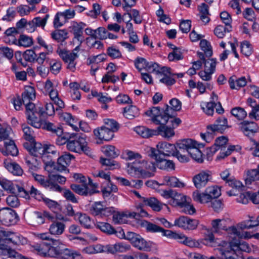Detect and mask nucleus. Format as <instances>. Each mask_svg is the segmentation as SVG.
Returning a JSON list of instances; mask_svg holds the SVG:
<instances>
[{
	"mask_svg": "<svg viewBox=\"0 0 259 259\" xmlns=\"http://www.w3.org/2000/svg\"><path fill=\"white\" fill-rule=\"evenodd\" d=\"M182 211L185 213L193 214L195 213L196 210L192 204L187 200L180 207Z\"/></svg>",
	"mask_w": 259,
	"mask_h": 259,
	"instance_id": "64",
	"label": "nucleus"
},
{
	"mask_svg": "<svg viewBox=\"0 0 259 259\" xmlns=\"http://www.w3.org/2000/svg\"><path fill=\"white\" fill-rule=\"evenodd\" d=\"M26 239L13 232L0 229V254L3 253H8L16 259H19V253L12 251L10 252L8 245H19L26 243Z\"/></svg>",
	"mask_w": 259,
	"mask_h": 259,
	"instance_id": "2",
	"label": "nucleus"
},
{
	"mask_svg": "<svg viewBox=\"0 0 259 259\" xmlns=\"http://www.w3.org/2000/svg\"><path fill=\"white\" fill-rule=\"evenodd\" d=\"M75 219L79 221L82 227L87 229L91 228L93 224L90 217L85 213H76Z\"/></svg>",
	"mask_w": 259,
	"mask_h": 259,
	"instance_id": "36",
	"label": "nucleus"
},
{
	"mask_svg": "<svg viewBox=\"0 0 259 259\" xmlns=\"http://www.w3.org/2000/svg\"><path fill=\"white\" fill-rule=\"evenodd\" d=\"M65 229L64 223L58 220L53 221L49 226V231L52 235L58 236L62 235Z\"/></svg>",
	"mask_w": 259,
	"mask_h": 259,
	"instance_id": "24",
	"label": "nucleus"
},
{
	"mask_svg": "<svg viewBox=\"0 0 259 259\" xmlns=\"http://www.w3.org/2000/svg\"><path fill=\"white\" fill-rule=\"evenodd\" d=\"M200 47L204 52L205 57H210L212 55V48L209 42L206 39H202L200 42Z\"/></svg>",
	"mask_w": 259,
	"mask_h": 259,
	"instance_id": "47",
	"label": "nucleus"
},
{
	"mask_svg": "<svg viewBox=\"0 0 259 259\" xmlns=\"http://www.w3.org/2000/svg\"><path fill=\"white\" fill-rule=\"evenodd\" d=\"M199 221L187 217L181 216L175 220L174 225L184 230H193L197 228Z\"/></svg>",
	"mask_w": 259,
	"mask_h": 259,
	"instance_id": "12",
	"label": "nucleus"
},
{
	"mask_svg": "<svg viewBox=\"0 0 259 259\" xmlns=\"http://www.w3.org/2000/svg\"><path fill=\"white\" fill-rule=\"evenodd\" d=\"M217 105H220V102L218 101L217 95L212 93L211 101L207 103H203L201 106L204 112L207 115L211 116L213 114L214 108Z\"/></svg>",
	"mask_w": 259,
	"mask_h": 259,
	"instance_id": "20",
	"label": "nucleus"
},
{
	"mask_svg": "<svg viewBox=\"0 0 259 259\" xmlns=\"http://www.w3.org/2000/svg\"><path fill=\"white\" fill-rule=\"evenodd\" d=\"M6 155L17 156L18 154V150L14 141L11 139L5 142V149L1 150Z\"/></svg>",
	"mask_w": 259,
	"mask_h": 259,
	"instance_id": "25",
	"label": "nucleus"
},
{
	"mask_svg": "<svg viewBox=\"0 0 259 259\" xmlns=\"http://www.w3.org/2000/svg\"><path fill=\"white\" fill-rule=\"evenodd\" d=\"M239 130L245 136L249 137L257 132L258 127L254 122L244 121L239 123Z\"/></svg>",
	"mask_w": 259,
	"mask_h": 259,
	"instance_id": "19",
	"label": "nucleus"
},
{
	"mask_svg": "<svg viewBox=\"0 0 259 259\" xmlns=\"http://www.w3.org/2000/svg\"><path fill=\"white\" fill-rule=\"evenodd\" d=\"M212 229L214 233H220L222 230L227 231L229 234L228 230L231 227H228L229 225V221L226 219H215L211 221Z\"/></svg>",
	"mask_w": 259,
	"mask_h": 259,
	"instance_id": "22",
	"label": "nucleus"
},
{
	"mask_svg": "<svg viewBox=\"0 0 259 259\" xmlns=\"http://www.w3.org/2000/svg\"><path fill=\"white\" fill-rule=\"evenodd\" d=\"M67 32L63 30H58L52 33V38L58 41H62L67 38Z\"/></svg>",
	"mask_w": 259,
	"mask_h": 259,
	"instance_id": "63",
	"label": "nucleus"
},
{
	"mask_svg": "<svg viewBox=\"0 0 259 259\" xmlns=\"http://www.w3.org/2000/svg\"><path fill=\"white\" fill-rule=\"evenodd\" d=\"M156 77L159 81L167 85L174 84L176 81L172 78V74L170 72V69L166 67L160 68L159 71L156 75Z\"/></svg>",
	"mask_w": 259,
	"mask_h": 259,
	"instance_id": "14",
	"label": "nucleus"
},
{
	"mask_svg": "<svg viewBox=\"0 0 259 259\" xmlns=\"http://www.w3.org/2000/svg\"><path fill=\"white\" fill-rule=\"evenodd\" d=\"M231 113L233 116L239 120L244 119L247 113L244 109L241 107H235L231 110Z\"/></svg>",
	"mask_w": 259,
	"mask_h": 259,
	"instance_id": "53",
	"label": "nucleus"
},
{
	"mask_svg": "<svg viewBox=\"0 0 259 259\" xmlns=\"http://www.w3.org/2000/svg\"><path fill=\"white\" fill-rule=\"evenodd\" d=\"M241 52L244 56H249L252 53V48L249 41L245 40L241 43Z\"/></svg>",
	"mask_w": 259,
	"mask_h": 259,
	"instance_id": "56",
	"label": "nucleus"
},
{
	"mask_svg": "<svg viewBox=\"0 0 259 259\" xmlns=\"http://www.w3.org/2000/svg\"><path fill=\"white\" fill-rule=\"evenodd\" d=\"M51 243H42L37 244L34 246L36 252L45 257H55L57 254V247L63 245V243L59 239H51Z\"/></svg>",
	"mask_w": 259,
	"mask_h": 259,
	"instance_id": "6",
	"label": "nucleus"
},
{
	"mask_svg": "<svg viewBox=\"0 0 259 259\" xmlns=\"http://www.w3.org/2000/svg\"><path fill=\"white\" fill-rule=\"evenodd\" d=\"M193 199L194 201L202 204L209 203L211 201L206 190L203 193H200L197 190L195 191L193 193Z\"/></svg>",
	"mask_w": 259,
	"mask_h": 259,
	"instance_id": "37",
	"label": "nucleus"
},
{
	"mask_svg": "<svg viewBox=\"0 0 259 259\" xmlns=\"http://www.w3.org/2000/svg\"><path fill=\"white\" fill-rule=\"evenodd\" d=\"M211 172L208 170H202L193 178V182L197 189L204 187L211 179Z\"/></svg>",
	"mask_w": 259,
	"mask_h": 259,
	"instance_id": "13",
	"label": "nucleus"
},
{
	"mask_svg": "<svg viewBox=\"0 0 259 259\" xmlns=\"http://www.w3.org/2000/svg\"><path fill=\"white\" fill-rule=\"evenodd\" d=\"M229 234L234 235L239 238L249 239L252 237V235L249 232H240L239 229L235 226H231L228 230Z\"/></svg>",
	"mask_w": 259,
	"mask_h": 259,
	"instance_id": "43",
	"label": "nucleus"
},
{
	"mask_svg": "<svg viewBox=\"0 0 259 259\" xmlns=\"http://www.w3.org/2000/svg\"><path fill=\"white\" fill-rule=\"evenodd\" d=\"M67 149L71 152L80 153L83 152L90 155L91 150L88 146L85 137L72 133L68 136Z\"/></svg>",
	"mask_w": 259,
	"mask_h": 259,
	"instance_id": "3",
	"label": "nucleus"
},
{
	"mask_svg": "<svg viewBox=\"0 0 259 259\" xmlns=\"http://www.w3.org/2000/svg\"><path fill=\"white\" fill-rule=\"evenodd\" d=\"M35 91L34 88L31 86L25 87V91L22 95L23 102H28L34 100L35 99Z\"/></svg>",
	"mask_w": 259,
	"mask_h": 259,
	"instance_id": "39",
	"label": "nucleus"
},
{
	"mask_svg": "<svg viewBox=\"0 0 259 259\" xmlns=\"http://www.w3.org/2000/svg\"><path fill=\"white\" fill-rule=\"evenodd\" d=\"M235 150L234 146H230L227 149L222 150H219V154L217 156L216 160L220 161L224 159L226 157L230 155L231 153Z\"/></svg>",
	"mask_w": 259,
	"mask_h": 259,
	"instance_id": "54",
	"label": "nucleus"
},
{
	"mask_svg": "<svg viewBox=\"0 0 259 259\" xmlns=\"http://www.w3.org/2000/svg\"><path fill=\"white\" fill-rule=\"evenodd\" d=\"M97 227L102 232L108 234H115L117 232L108 223L105 222H99L97 225Z\"/></svg>",
	"mask_w": 259,
	"mask_h": 259,
	"instance_id": "52",
	"label": "nucleus"
},
{
	"mask_svg": "<svg viewBox=\"0 0 259 259\" xmlns=\"http://www.w3.org/2000/svg\"><path fill=\"white\" fill-rule=\"evenodd\" d=\"M100 163L103 165H105L108 167L109 169H113L115 168H119L120 165L114 161H112L109 159L101 157L100 158Z\"/></svg>",
	"mask_w": 259,
	"mask_h": 259,
	"instance_id": "62",
	"label": "nucleus"
},
{
	"mask_svg": "<svg viewBox=\"0 0 259 259\" xmlns=\"http://www.w3.org/2000/svg\"><path fill=\"white\" fill-rule=\"evenodd\" d=\"M169 107H167L165 110H162L159 114V117H157L156 119L158 121H155L154 123L156 124H160V125H165L168 121L169 119Z\"/></svg>",
	"mask_w": 259,
	"mask_h": 259,
	"instance_id": "51",
	"label": "nucleus"
},
{
	"mask_svg": "<svg viewBox=\"0 0 259 259\" xmlns=\"http://www.w3.org/2000/svg\"><path fill=\"white\" fill-rule=\"evenodd\" d=\"M102 151L106 156L111 158H115L119 154V150L112 145H107L103 147Z\"/></svg>",
	"mask_w": 259,
	"mask_h": 259,
	"instance_id": "45",
	"label": "nucleus"
},
{
	"mask_svg": "<svg viewBox=\"0 0 259 259\" xmlns=\"http://www.w3.org/2000/svg\"><path fill=\"white\" fill-rule=\"evenodd\" d=\"M17 215L16 212L9 208L0 209V222L10 226L15 224L17 221Z\"/></svg>",
	"mask_w": 259,
	"mask_h": 259,
	"instance_id": "11",
	"label": "nucleus"
},
{
	"mask_svg": "<svg viewBox=\"0 0 259 259\" xmlns=\"http://www.w3.org/2000/svg\"><path fill=\"white\" fill-rule=\"evenodd\" d=\"M118 190L116 186L111 183V181L102 184L101 192L104 198L109 197L112 192H116Z\"/></svg>",
	"mask_w": 259,
	"mask_h": 259,
	"instance_id": "32",
	"label": "nucleus"
},
{
	"mask_svg": "<svg viewBox=\"0 0 259 259\" xmlns=\"http://www.w3.org/2000/svg\"><path fill=\"white\" fill-rule=\"evenodd\" d=\"M74 157L72 155L67 152L60 156L57 160L58 171L59 172L67 171V172H68L69 170L67 167L70 164L72 159Z\"/></svg>",
	"mask_w": 259,
	"mask_h": 259,
	"instance_id": "18",
	"label": "nucleus"
},
{
	"mask_svg": "<svg viewBox=\"0 0 259 259\" xmlns=\"http://www.w3.org/2000/svg\"><path fill=\"white\" fill-rule=\"evenodd\" d=\"M180 147L186 148V152L196 161L202 163L203 161L202 152L200 150L203 148L204 144L198 143L192 139H184L180 145Z\"/></svg>",
	"mask_w": 259,
	"mask_h": 259,
	"instance_id": "5",
	"label": "nucleus"
},
{
	"mask_svg": "<svg viewBox=\"0 0 259 259\" xmlns=\"http://www.w3.org/2000/svg\"><path fill=\"white\" fill-rule=\"evenodd\" d=\"M42 128L51 132L53 134L58 136H61L63 134V130L60 126H56L52 123L48 121H45L44 123Z\"/></svg>",
	"mask_w": 259,
	"mask_h": 259,
	"instance_id": "44",
	"label": "nucleus"
},
{
	"mask_svg": "<svg viewBox=\"0 0 259 259\" xmlns=\"http://www.w3.org/2000/svg\"><path fill=\"white\" fill-rule=\"evenodd\" d=\"M230 127L228 124V120L226 117H221L217 119L215 122L207 126V133L201 134V138L206 143L210 142L211 137L210 134L215 132L222 133Z\"/></svg>",
	"mask_w": 259,
	"mask_h": 259,
	"instance_id": "8",
	"label": "nucleus"
},
{
	"mask_svg": "<svg viewBox=\"0 0 259 259\" xmlns=\"http://www.w3.org/2000/svg\"><path fill=\"white\" fill-rule=\"evenodd\" d=\"M228 142V139L224 136L218 138L213 146L210 149V152L213 154L219 150L227 149L226 145Z\"/></svg>",
	"mask_w": 259,
	"mask_h": 259,
	"instance_id": "30",
	"label": "nucleus"
},
{
	"mask_svg": "<svg viewBox=\"0 0 259 259\" xmlns=\"http://www.w3.org/2000/svg\"><path fill=\"white\" fill-rule=\"evenodd\" d=\"M187 200L186 196L178 193L175 191L172 199L170 200L169 203L173 206L180 207Z\"/></svg>",
	"mask_w": 259,
	"mask_h": 259,
	"instance_id": "41",
	"label": "nucleus"
},
{
	"mask_svg": "<svg viewBox=\"0 0 259 259\" xmlns=\"http://www.w3.org/2000/svg\"><path fill=\"white\" fill-rule=\"evenodd\" d=\"M134 131L139 135L144 138H148L153 136L157 135L156 130H151L143 126L136 127Z\"/></svg>",
	"mask_w": 259,
	"mask_h": 259,
	"instance_id": "35",
	"label": "nucleus"
},
{
	"mask_svg": "<svg viewBox=\"0 0 259 259\" xmlns=\"http://www.w3.org/2000/svg\"><path fill=\"white\" fill-rule=\"evenodd\" d=\"M231 26L230 25H218L214 30V34L218 38H222L225 36L227 32H228L231 30Z\"/></svg>",
	"mask_w": 259,
	"mask_h": 259,
	"instance_id": "49",
	"label": "nucleus"
},
{
	"mask_svg": "<svg viewBox=\"0 0 259 259\" xmlns=\"http://www.w3.org/2000/svg\"><path fill=\"white\" fill-rule=\"evenodd\" d=\"M157 135H161L165 138H169L175 135L174 130L170 127H168L165 125H160L156 130Z\"/></svg>",
	"mask_w": 259,
	"mask_h": 259,
	"instance_id": "42",
	"label": "nucleus"
},
{
	"mask_svg": "<svg viewBox=\"0 0 259 259\" xmlns=\"http://www.w3.org/2000/svg\"><path fill=\"white\" fill-rule=\"evenodd\" d=\"M143 205L150 207L154 211H159L162 208L163 204L155 197L146 198L144 200Z\"/></svg>",
	"mask_w": 259,
	"mask_h": 259,
	"instance_id": "34",
	"label": "nucleus"
},
{
	"mask_svg": "<svg viewBox=\"0 0 259 259\" xmlns=\"http://www.w3.org/2000/svg\"><path fill=\"white\" fill-rule=\"evenodd\" d=\"M234 235L228 234L229 242L222 241L219 245L217 250L219 251L222 259H227L228 256L237 257L236 252L238 251L240 242L235 238Z\"/></svg>",
	"mask_w": 259,
	"mask_h": 259,
	"instance_id": "4",
	"label": "nucleus"
},
{
	"mask_svg": "<svg viewBox=\"0 0 259 259\" xmlns=\"http://www.w3.org/2000/svg\"><path fill=\"white\" fill-rule=\"evenodd\" d=\"M57 53L62 59L67 63L71 61H74L76 59V55L74 53H70V52L65 50H58Z\"/></svg>",
	"mask_w": 259,
	"mask_h": 259,
	"instance_id": "50",
	"label": "nucleus"
},
{
	"mask_svg": "<svg viewBox=\"0 0 259 259\" xmlns=\"http://www.w3.org/2000/svg\"><path fill=\"white\" fill-rule=\"evenodd\" d=\"M85 26V24L82 22L77 23L73 21L71 23L70 28L71 29L74 37L78 41H81L82 39L83 29Z\"/></svg>",
	"mask_w": 259,
	"mask_h": 259,
	"instance_id": "27",
	"label": "nucleus"
},
{
	"mask_svg": "<svg viewBox=\"0 0 259 259\" xmlns=\"http://www.w3.org/2000/svg\"><path fill=\"white\" fill-rule=\"evenodd\" d=\"M87 183H82V185L73 184L71 185V189L76 193L82 196H91L95 193H99L97 190L98 184L94 183L90 178H88Z\"/></svg>",
	"mask_w": 259,
	"mask_h": 259,
	"instance_id": "10",
	"label": "nucleus"
},
{
	"mask_svg": "<svg viewBox=\"0 0 259 259\" xmlns=\"http://www.w3.org/2000/svg\"><path fill=\"white\" fill-rule=\"evenodd\" d=\"M43 161L45 164V169L47 171L49 175H53V173L58 171V164H56L51 159H46V156L43 157Z\"/></svg>",
	"mask_w": 259,
	"mask_h": 259,
	"instance_id": "48",
	"label": "nucleus"
},
{
	"mask_svg": "<svg viewBox=\"0 0 259 259\" xmlns=\"http://www.w3.org/2000/svg\"><path fill=\"white\" fill-rule=\"evenodd\" d=\"M93 133L96 138L100 141H109L114 137V134L104 126L95 129Z\"/></svg>",
	"mask_w": 259,
	"mask_h": 259,
	"instance_id": "23",
	"label": "nucleus"
},
{
	"mask_svg": "<svg viewBox=\"0 0 259 259\" xmlns=\"http://www.w3.org/2000/svg\"><path fill=\"white\" fill-rule=\"evenodd\" d=\"M141 225L145 227L148 231L151 232H160L162 230V228L147 221H143Z\"/></svg>",
	"mask_w": 259,
	"mask_h": 259,
	"instance_id": "61",
	"label": "nucleus"
},
{
	"mask_svg": "<svg viewBox=\"0 0 259 259\" xmlns=\"http://www.w3.org/2000/svg\"><path fill=\"white\" fill-rule=\"evenodd\" d=\"M123 116L128 119H133L139 115V109L133 105L129 106L123 108Z\"/></svg>",
	"mask_w": 259,
	"mask_h": 259,
	"instance_id": "38",
	"label": "nucleus"
},
{
	"mask_svg": "<svg viewBox=\"0 0 259 259\" xmlns=\"http://www.w3.org/2000/svg\"><path fill=\"white\" fill-rule=\"evenodd\" d=\"M104 126L112 132V133L114 134V132H116L118 128V124L116 121L113 119H107L105 121V125Z\"/></svg>",
	"mask_w": 259,
	"mask_h": 259,
	"instance_id": "60",
	"label": "nucleus"
},
{
	"mask_svg": "<svg viewBox=\"0 0 259 259\" xmlns=\"http://www.w3.org/2000/svg\"><path fill=\"white\" fill-rule=\"evenodd\" d=\"M183 142V140L177 143V148L174 156H176L181 162H186L189 160V154L186 152V148L180 147V145Z\"/></svg>",
	"mask_w": 259,
	"mask_h": 259,
	"instance_id": "26",
	"label": "nucleus"
},
{
	"mask_svg": "<svg viewBox=\"0 0 259 259\" xmlns=\"http://www.w3.org/2000/svg\"><path fill=\"white\" fill-rule=\"evenodd\" d=\"M244 181L246 186L250 188L259 186V174L254 169L247 170L245 172Z\"/></svg>",
	"mask_w": 259,
	"mask_h": 259,
	"instance_id": "15",
	"label": "nucleus"
},
{
	"mask_svg": "<svg viewBox=\"0 0 259 259\" xmlns=\"http://www.w3.org/2000/svg\"><path fill=\"white\" fill-rule=\"evenodd\" d=\"M49 94L50 97L54 103L58 107L59 109H62L64 107V102L59 98L58 93L56 89L51 90V91L48 92Z\"/></svg>",
	"mask_w": 259,
	"mask_h": 259,
	"instance_id": "46",
	"label": "nucleus"
},
{
	"mask_svg": "<svg viewBox=\"0 0 259 259\" xmlns=\"http://www.w3.org/2000/svg\"><path fill=\"white\" fill-rule=\"evenodd\" d=\"M197 56L204 64V69L206 71H210L214 73L215 70V67L217 63V59L215 58L206 59L202 52H198Z\"/></svg>",
	"mask_w": 259,
	"mask_h": 259,
	"instance_id": "21",
	"label": "nucleus"
},
{
	"mask_svg": "<svg viewBox=\"0 0 259 259\" xmlns=\"http://www.w3.org/2000/svg\"><path fill=\"white\" fill-rule=\"evenodd\" d=\"M147 153L148 156L155 160L156 165L159 168L167 171L175 169V166L173 161L163 158L160 154H157L155 148L148 147Z\"/></svg>",
	"mask_w": 259,
	"mask_h": 259,
	"instance_id": "9",
	"label": "nucleus"
},
{
	"mask_svg": "<svg viewBox=\"0 0 259 259\" xmlns=\"http://www.w3.org/2000/svg\"><path fill=\"white\" fill-rule=\"evenodd\" d=\"M126 159L133 161L127 163L126 172L134 178H146L153 176L156 170L155 163L142 159L140 154L132 151L125 152Z\"/></svg>",
	"mask_w": 259,
	"mask_h": 259,
	"instance_id": "1",
	"label": "nucleus"
},
{
	"mask_svg": "<svg viewBox=\"0 0 259 259\" xmlns=\"http://www.w3.org/2000/svg\"><path fill=\"white\" fill-rule=\"evenodd\" d=\"M156 147L158 151V154L164 156H169L170 155H174L177 148V145H175L166 142H159Z\"/></svg>",
	"mask_w": 259,
	"mask_h": 259,
	"instance_id": "16",
	"label": "nucleus"
},
{
	"mask_svg": "<svg viewBox=\"0 0 259 259\" xmlns=\"http://www.w3.org/2000/svg\"><path fill=\"white\" fill-rule=\"evenodd\" d=\"M26 163L28 167L29 171L32 172L37 171L40 167V163L38 160L32 156H28L25 158Z\"/></svg>",
	"mask_w": 259,
	"mask_h": 259,
	"instance_id": "33",
	"label": "nucleus"
},
{
	"mask_svg": "<svg viewBox=\"0 0 259 259\" xmlns=\"http://www.w3.org/2000/svg\"><path fill=\"white\" fill-rule=\"evenodd\" d=\"M210 199H215L221 195V190L218 186H213L207 188L205 190Z\"/></svg>",
	"mask_w": 259,
	"mask_h": 259,
	"instance_id": "58",
	"label": "nucleus"
},
{
	"mask_svg": "<svg viewBox=\"0 0 259 259\" xmlns=\"http://www.w3.org/2000/svg\"><path fill=\"white\" fill-rule=\"evenodd\" d=\"M120 238L129 240L132 244L140 250L148 251L151 247V243L145 240L139 234H136L133 232H128L125 235L122 230L119 232Z\"/></svg>",
	"mask_w": 259,
	"mask_h": 259,
	"instance_id": "7",
	"label": "nucleus"
},
{
	"mask_svg": "<svg viewBox=\"0 0 259 259\" xmlns=\"http://www.w3.org/2000/svg\"><path fill=\"white\" fill-rule=\"evenodd\" d=\"M12 129L10 127H0V141H7L10 139Z\"/></svg>",
	"mask_w": 259,
	"mask_h": 259,
	"instance_id": "59",
	"label": "nucleus"
},
{
	"mask_svg": "<svg viewBox=\"0 0 259 259\" xmlns=\"http://www.w3.org/2000/svg\"><path fill=\"white\" fill-rule=\"evenodd\" d=\"M5 167L14 175L21 176L23 171L20 166L15 162L6 160L4 162Z\"/></svg>",
	"mask_w": 259,
	"mask_h": 259,
	"instance_id": "29",
	"label": "nucleus"
},
{
	"mask_svg": "<svg viewBox=\"0 0 259 259\" xmlns=\"http://www.w3.org/2000/svg\"><path fill=\"white\" fill-rule=\"evenodd\" d=\"M229 83L232 89L237 90L244 87L247 83V81L245 77L236 79L235 77L232 76L229 80Z\"/></svg>",
	"mask_w": 259,
	"mask_h": 259,
	"instance_id": "40",
	"label": "nucleus"
},
{
	"mask_svg": "<svg viewBox=\"0 0 259 259\" xmlns=\"http://www.w3.org/2000/svg\"><path fill=\"white\" fill-rule=\"evenodd\" d=\"M60 245L57 247V254L55 257H60L62 259H80L81 254L78 251L70 250L68 248L61 249Z\"/></svg>",
	"mask_w": 259,
	"mask_h": 259,
	"instance_id": "17",
	"label": "nucleus"
},
{
	"mask_svg": "<svg viewBox=\"0 0 259 259\" xmlns=\"http://www.w3.org/2000/svg\"><path fill=\"white\" fill-rule=\"evenodd\" d=\"M163 184L168 186L177 188H184L185 184L181 182L177 178L174 176H165L163 177Z\"/></svg>",
	"mask_w": 259,
	"mask_h": 259,
	"instance_id": "31",
	"label": "nucleus"
},
{
	"mask_svg": "<svg viewBox=\"0 0 259 259\" xmlns=\"http://www.w3.org/2000/svg\"><path fill=\"white\" fill-rule=\"evenodd\" d=\"M32 176L36 182L44 187H49L51 186V182L49 178L48 179H46L44 176L35 172H32Z\"/></svg>",
	"mask_w": 259,
	"mask_h": 259,
	"instance_id": "57",
	"label": "nucleus"
},
{
	"mask_svg": "<svg viewBox=\"0 0 259 259\" xmlns=\"http://www.w3.org/2000/svg\"><path fill=\"white\" fill-rule=\"evenodd\" d=\"M162 111L158 107H152L149 109L145 112V114L151 118L152 121L154 122L155 121H158L156 118L159 117V114Z\"/></svg>",
	"mask_w": 259,
	"mask_h": 259,
	"instance_id": "55",
	"label": "nucleus"
},
{
	"mask_svg": "<svg viewBox=\"0 0 259 259\" xmlns=\"http://www.w3.org/2000/svg\"><path fill=\"white\" fill-rule=\"evenodd\" d=\"M45 145L40 143H35L30 148H26L30 153L34 156H41L42 159L45 155Z\"/></svg>",
	"mask_w": 259,
	"mask_h": 259,
	"instance_id": "28",
	"label": "nucleus"
}]
</instances>
